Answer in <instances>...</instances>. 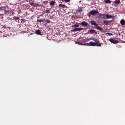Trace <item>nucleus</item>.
Masks as SVG:
<instances>
[{"label": "nucleus", "instance_id": "f8f14e48", "mask_svg": "<svg viewBox=\"0 0 125 125\" xmlns=\"http://www.w3.org/2000/svg\"><path fill=\"white\" fill-rule=\"evenodd\" d=\"M105 16L106 17L107 19L111 18H112V16L109 15L108 14H106Z\"/></svg>", "mask_w": 125, "mask_h": 125}, {"label": "nucleus", "instance_id": "6ab92c4d", "mask_svg": "<svg viewBox=\"0 0 125 125\" xmlns=\"http://www.w3.org/2000/svg\"><path fill=\"white\" fill-rule=\"evenodd\" d=\"M105 2L106 3L110 4L111 3V1L110 0H106Z\"/></svg>", "mask_w": 125, "mask_h": 125}, {"label": "nucleus", "instance_id": "6e6552de", "mask_svg": "<svg viewBox=\"0 0 125 125\" xmlns=\"http://www.w3.org/2000/svg\"><path fill=\"white\" fill-rule=\"evenodd\" d=\"M100 17L101 18H105V15L104 14H100L99 13Z\"/></svg>", "mask_w": 125, "mask_h": 125}, {"label": "nucleus", "instance_id": "2eb2a0df", "mask_svg": "<svg viewBox=\"0 0 125 125\" xmlns=\"http://www.w3.org/2000/svg\"><path fill=\"white\" fill-rule=\"evenodd\" d=\"M35 33L38 35L40 34L41 33V32L40 30H37L35 31Z\"/></svg>", "mask_w": 125, "mask_h": 125}, {"label": "nucleus", "instance_id": "bb28decb", "mask_svg": "<svg viewBox=\"0 0 125 125\" xmlns=\"http://www.w3.org/2000/svg\"><path fill=\"white\" fill-rule=\"evenodd\" d=\"M46 12L48 13H50V10L49 9L46 10Z\"/></svg>", "mask_w": 125, "mask_h": 125}, {"label": "nucleus", "instance_id": "f3484780", "mask_svg": "<svg viewBox=\"0 0 125 125\" xmlns=\"http://www.w3.org/2000/svg\"><path fill=\"white\" fill-rule=\"evenodd\" d=\"M110 21H104V23L105 25H107Z\"/></svg>", "mask_w": 125, "mask_h": 125}, {"label": "nucleus", "instance_id": "f257e3e1", "mask_svg": "<svg viewBox=\"0 0 125 125\" xmlns=\"http://www.w3.org/2000/svg\"><path fill=\"white\" fill-rule=\"evenodd\" d=\"M4 13L5 14L9 16H11V15H13L14 13V12L11 10H5Z\"/></svg>", "mask_w": 125, "mask_h": 125}, {"label": "nucleus", "instance_id": "393cba45", "mask_svg": "<svg viewBox=\"0 0 125 125\" xmlns=\"http://www.w3.org/2000/svg\"><path fill=\"white\" fill-rule=\"evenodd\" d=\"M13 18L14 19H15L16 20H18L19 19V17H15L14 16V17H13Z\"/></svg>", "mask_w": 125, "mask_h": 125}, {"label": "nucleus", "instance_id": "a878e982", "mask_svg": "<svg viewBox=\"0 0 125 125\" xmlns=\"http://www.w3.org/2000/svg\"><path fill=\"white\" fill-rule=\"evenodd\" d=\"M76 11L78 12H82V9L77 10H76Z\"/></svg>", "mask_w": 125, "mask_h": 125}, {"label": "nucleus", "instance_id": "1a4fd4ad", "mask_svg": "<svg viewBox=\"0 0 125 125\" xmlns=\"http://www.w3.org/2000/svg\"><path fill=\"white\" fill-rule=\"evenodd\" d=\"M66 6L63 4H60L58 5V7L61 8H65Z\"/></svg>", "mask_w": 125, "mask_h": 125}, {"label": "nucleus", "instance_id": "f704fd0d", "mask_svg": "<svg viewBox=\"0 0 125 125\" xmlns=\"http://www.w3.org/2000/svg\"><path fill=\"white\" fill-rule=\"evenodd\" d=\"M62 0V2H63V0Z\"/></svg>", "mask_w": 125, "mask_h": 125}, {"label": "nucleus", "instance_id": "20e7f679", "mask_svg": "<svg viewBox=\"0 0 125 125\" xmlns=\"http://www.w3.org/2000/svg\"><path fill=\"white\" fill-rule=\"evenodd\" d=\"M90 14H91V15H93L98 13V11L92 10L90 12Z\"/></svg>", "mask_w": 125, "mask_h": 125}, {"label": "nucleus", "instance_id": "7c9ffc66", "mask_svg": "<svg viewBox=\"0 0 125 125\" xmlns=\"http://www.w3.org/2000/svg\"><path fill=\"white\" fill-rule=\"evenodd\" d=\"M45 19L44 18L42 19V22H45Z\"/></svg>", "mask_w": 125, "mask_h": 125}, {"label": "nucleus", "instance_id": "473e14b6", "mask_svg": "<svg viewBox=\"0 0 125 125\" xmlns=\"http://www.w3.org/2000/svg\"><path fill=\"white\" fill-rule=\"evenodd\" d=\"M85 44L86 45H87L88 46H90V44H89V43H85Z\"/></svg>", "mask_w": 125, "mask_h": 125}, {"label": "nucleus", "instance_id": "2f4dec72", "mask_svg": "<svg viewBox=\"0 0 125 125\" xmlns=\"http://www.w3.org/2000/svg\"><path fill=\"white\" fill-rule=\"evenodd\" d=\"M91 14H90V12L88 13V16L89 17H90L91 16Z\"/></svg>", "mask_w": 125, "mask_h": 125}, {"label": "nucleus", "instance_id": "7ed1b4c3", "mask_svg": "<svg viewBox=\"0 0 125 125\" xmlns=\"http://www.w3.org/2000/svg\"><path fill=\"white\" fill-rule=\"evenodd\" d=\"M109 40L110 42L114 44H116L119 42L118 41L112 39H109Z\"/></svg>", "mask_w": 125, "mask_h": 125}, {"label": "nucleus", "instance_id": "412c9836", "mask_svg": "<svg viewBox=\"0 0 125 125\" xmlns=\"http://www.w3.org/2000/svg\"><path fill=\"white\" fill-rule=\"evenodd\" d=\"M5 9V6L1 7H0V10H4Z\"/></svg>", "mask_w": 125, "mask_h": 125}, {"label": "nucleus", "instance_id": "c756f323", "mask_svg": "<svg viewBox=\"0 0 125 125\" xmlns=\"http://www.w3.org/2000/svg\"><path fill=\"white\" fill-rule=\"evenodd\" d=\"M70 1V0H64L65 2H69Z\"/></svg>", "mask_w": 125, "mask_h": 125}, {"label": "nucleus", "instance_id": "dca6fc26", "mask_svg": "<svg viewBox=\"0 0 125 125\" xmlns=\"http://www.w3.org/2000/svg\"><path fill=\"white\" fill-rule=\"evenodd\" d=\"M95 31L94 30L91 29L89 30L88 31V32H90L91 33H94L95 32Z\"/></svg>", "mask_w": 125, "mask_h": 125}, {"label": "nucleus", "instance_id": "423d86ee", "mask_svg": "<svg viewBox=\"0 0 125 125\" xmlns=\"http://www.w3.org/2000/svg\"><path fill=\"white\" fill-rule=\"evenodd\" d=\"M91 24L92 25L95 26H96L98 25V24L96 23V22L94 21H91Z\"/></svg>", "mask_w": 125, "mask_h": 125}, {"label": "nucleus", "instance_id": "39448f33", "mask_svg": "<svg viewBox=\"0 0 125 125\" xmlns=\"http://www.w3.org/2000/svg\"><path fill=\"white\" fill-rule=\"evenodd\" d=\"M83 30V29L79 28H75L74 29H73L72 30V31H80L81 30Z\"/></svg>", "mask_w": 125, "mask_h": 125}, {"label": "nucleus", "instance_id": "b1692460", "mask_svg": "<svg viewBox=\"0 0 125 125\" xmlns=\"http://www.w3.org/2000/svg\"><path fill=\"white\" fill-rule=\"evenodd\" d=\"M37 22H39L40 23H41V22H42V19H38L37 20Z\"/></svg>", "mask_w": 125, "mask_h": 125}, {"label": "nucleus", "instance_id": "cd10ccee", "mask_svg": "<svg viewBox=\"0 0 125 125\" xmlns=\"http://www.w3.org/2000/svg\"><path fill=\"white\" fill-rule=\"evenodd\" d=\"M98 43H97L96 44V46H101V44H98Z\"/></svg>", "mask_w": 125, "mask_h": 125}, {"label": "nucleus", "instance_id": "f03ea898", "mask_svg": "<svg viewBox=\"0 0 125 125\" xmlns=\"http://www.w3.org/2000/svg\"><path fill=\"white\" fill-rule=\"evenodd\" d=\"M80 24L82 26L85 27L87 26H89V23L85 21H83Z\"/></svg>", "mask_w": 125, "mask_h": 125}, {"label": "nucleus", "instance_id": "72a5a7b5", "mask_svg": "<svg viewBox=\"0 0 125 125\" xmlns=\"http://www.w3.org/2000/svg\"><path fill=\"white\" fill-rule=\"evenodd\" d=\"M45 2H46V3H47V2H48V1H45Z\"/></svg>", "mask_w": 125, "mask_h": 125}, {"label": "nucleus", "instance_id": "4be33fe9", "mask_svg": "<svg viewBox=\"0 0 125 125\" xmlns=\"http://www.w3.org/2000/svg\"><path fill=\"white\" fill-rule=\"evenodd\" d=\"M45 22L47 23H50L51 22V21L48 19H46L45 20Z\"/></svg>", "mask_w": 125, "mask_h": 125}, {"label": "nucleus", "instance_id": "ddd939ff", "mask_svg": "<svg viewBox=\"0 0 125 125\" xmlns=\"http://www.w3.org/2000/svg\"><path fill=\"white\" fill-rule=\"evenodd\" d=\"M93 40L96 43H99V41L96 39L93 38Z\"/></svg>", "mask_w": 125, "mask_h": 125}, {"label": "nucleus", "instance_id": "0eeeda50", "mask_svg": "<svg viewBox=\"0 0 125 125\" xmlns=\"http://www.w3.org/2000/svg\"><path fill=\"white\" fill-rule=\"evenodd\" d=\"M90 46H96V43L93 42H89Z\"/></svg>", "mask_w": 125, "mask_h": 125}, {"label": "nucleus", "instance_id": "aec40b11", "mask_svg": "<svg viewBox=\"0 0 125 125\" xmlns=\"http://www.w3.org/2000/svg\"><path fill=\"white\" fill-rule=\"evenodd\" d=\"M32 1H32V0H29V4L31 5V6H32L33 5V4L32 2Z\"/></svg>", "mask_w": 125, "mask_h": 125}, {"label": "nucleus", "instance_id": "9b49d317", "mask_svg": "<svg viewBox=\"0 0 125 125\" xmlns=\"http://www.w3.org/2000/svg\"><path fill=\"white\" fill-rule=\"evenodd\" d=\"M120 23L122 25H124L125 24V21L123 19H122L120 21Z\"/></svg>", "mask_w": 125, "mask_h": 125}, {"label": "nucleus", "instance_id": "4468645a", "mask_svg": "<svg viewBox=\"0 0 125 125\" xmlns=\"http://www.w3.org/2000/svg\"><path fill=\"white\" fill-rule=\"evenodd\" d=\"M95 28L98 29L100 31H101L103 29L101 27L98 26H96Z\"/></svg>", "mask_w": 125, "mask_h": 125}, {"label": "nucleus", "instance_id": "5701e85b", "mask_svg": "<svg viewBox=\"0 0 125 125\" xmlns=\"http://www.w3.org/2000/svg\"><path fill=\"white\" fill-rule=\"evenodd\" d=\"M73 27L76 28L79 27V25L78 24H75L73 26Z\"/></svg>", "mask_w": 125, "mask_h": 125}, {"label": "nucleus", "instance_id": "c85d7f7f", "mask_svg": "<svg viewBox=\"0 0 125 125\" xmlns=\"http://www.w3.org/2000/svg\"><path fill=\"white\" fill-rule=\"evenodd\" d=\"M107 34L109 35H112V33H107Z\"/></svg>", "mask_w": 125, "mask_h": 125}, {"label": "nucleus", "instance_id": "9d476101", "mask_svg": "<svg viewBox=\"0 0 125 125\" xmlns=\"http://www.w3.org/2000/svg\"><path fill=\"white\" fill-rule=\"evenodd\" d=\"M55 2L54 0V1H51L50 3V5L51 6H53L55 4Z\"/></svg>", "mask_w": 125, "mask_h": 125}, {"label": "nucleus", "instance_id": "a211bd4d", "mask_svg": "<svg viewBox=\"0 0 125 125\" xmlns=\"http://www.w3.org/2000/svg\"><path fill=\"white\" fill-rule=\"evenodd\" d=\"M115 3L117 4H118L120 3V1L119 0H116L115 1Z\"/></svg>", "mask_w": 125, "mask_h": 125}]
</instances>
